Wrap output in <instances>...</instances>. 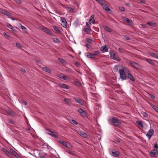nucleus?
Wrapping results in <instances>:
<instances>
[{
	"label": "nucleus",
	"instance_id": "nucleus-15",
	"mask_svg": "<svg viewBox=\"0 0 158 158\" xmlns=\"http://www.w3.org/2000/svg\"><path fill=\"white\" fill-rule=\"evenodd\" d=\"M120 152L118 151L115 152H112L111 153V155L114 157H118L120 155Z\"/></svg>",
	"mask_w": 158,
	"mask_h": 158
},
{
	"label": "nucleus",
	"instance_id": "nucleus-46",
	"mask_svg": "<svg viewBox=\"0 0 158 158\" xmlns=\"http://www.w3.org/2000/svg\"><path fill=\"white\" fill-rule=\"evenodd\" d=\"M119 67V65H116L114 66V69L116 71H118V68Z\"/></svg>",
	"mask_w": 158,
	"mask_h": 158
},
{
	"label": "nucleus",
	"instance_id": "nucleus-4",
	"mask_svg": "<svg viewBox=\"0 0 158 158\" xmlns=\"http://www.w3.org/2000/svg\"><path fill=\"white\" fill-rule=\"evenodd\" d=\"M0 12L2 14L6 15L9 18L11 16V14L6 10L4 9H0Z\"/></svg>",
	"mask_w": 158,
	"mask_h": 158
},
{
	"label": "nucleus",
	"instance_id": "nucleus-8",
	"mask_svg": "<svg viewBox=\"0 0 158 158\" xmlns=\"http://www.w3.org/2000/svg\"><path fill=\"white\" fill-rule=\"evenodd\" d=\"M78 112L82 117H85L87 115L86 112L81 108H80L78 110Z\"/></svg>",
	"mask_w": 158,
	"mask_h": 158
},
{
	"label": "nucleus",
	"instance_id": "nucleus-34",
	"mask_svg": "<svg viewBox=\"0 0 158 158\" xmlns=\"http://www.w3.org/2000/svg\"><path fill=\"white\" fill-rule=\"evenodd\" d=\"M91 30V29H89L87 28H84L83 29V31L86 32L87 34H89V32Z\"/></svg>",
	"mask_w": 158,
	"mask_h": 158
},
{
	"label": "nucleus",
	"instance_id": "nucleus-49",
	"mask_svg": "<svg viewBox=\"0 0 158 158\" xmlns=\"http://www.w3.org/2000/svg\"><path fill=\"white\" fill-rule=\"evenodd\" d=\"M16 46L17 47V48H20L21 47L20 44L19 43H17L16 44Z\"/></svg>",
	"mask_w": 158,
	"mask_h": 158
},
{
	"label": "nucleus",
	"instance_id": "nucleus-36",
	"mask_svg": "<svg viewBox=\"0 0 158 158\" xmlns=\"http://www.w3.org/2000/svg\"><path fill=\"white\" fill-rule=\"evenodd\" d=\"M100 53V52L98 51H95L94 53H93L94 58L96 56L98 55Z\"/></svg>",
	"mask_w": 158,
	"mask_h": 158
},
{
	"label": "nucleus",
	"instance_id": "nucleus-40",
	"mask_svg": "<svg viewBox=\"0 0 158 158\" xmlns=\"http://www.w3.org/2000/svg\"><path fill=\"white\" fill-rule=\"evenodd\" d=\"M97 1L100 5L103 2H106L105 0H95Z\"/></svg>",
	"mask_w": 158,
	"mask_h": 158
},
{
	"label": "nucleus",
	"instance_id": "nucleus-57",
	"mask_svg": "<svg viewBox=\"0 0 158 158\" xmlns=\"http://www.w3.org/2000/svg\"><path fill=\"white\" fill-rule=\"evenodd\" d=\"M124 37L125 39L127 40H130V38L128 36L125 35L124 36Z\"/></svg>",
	"mask_w": 158,
	"mask_h": 158
},
{
	"label": "nucleus",
	"instance_id": "nucleus-30",
	"mask_svg": "<svg viewBox=\"0 0 158 158\" xmlns=\"http://www.w3.org/2000/svg\"><path fill=\"white\" fill-rule=\"evenodd\" d=\"M113 59L118 61H120L121 60V59L118 55H115L114 58H113Z\"/></svg>",
	"mask_w": 158,
	"mask_h": 158
},
{
	"label": "nucleus",
	"instance_id": "nucleus-44",
	"mask_svg": "<svg viewBox=\"0 0 158 158\" xmlns=\"http://www.w3.org/2000/svg\"><path fill=\"white\" fill-rule=\"evenodd\" d=\"M136 123L139 125L141 126L142 127H143V125L142 123V122L139 121H137Z\"/></svg>",
	"mask_w": 158,
	"mask_h": 158
},
{
	"label": "nucleus",
	"instance_id": "nucleus-48",
	"mask_svg": "<svg viewBox=\"0 0 158 158\" xmlns=\"http://www.w3.org/2000/svg\"><path fill=\"white\" fill-rule=\"evenodd\" d=\"M7 27L9 28L13 29V27L10 24H8L7 25Z\"/></svg>",
	"mask_w": 158,
	"mask_h": 158
},
{
	"label": "nucleus",
	"instance_id": "nucleus-23",
	"mask_svg": "<svg viewBox=\"0 0 158 158\" xmlns=\"http://www.w3.org/2000/svg\"><path fill=\"white\" fill-rule=\"evenodd\" d=\"M43 70L44 71H45L48 73H51V70L47 67H44L43 68Z\"/></svg>",
	"mask_w": 158,
	"mask_h": 158
},
{
	"label": "nucleus",
	"instance_id": "nucleus-20",
	"mask_svg": "<svg viewBox=\"0 0 158 158\" xmlns=\"http://www.w3.org/2000/svg\"><path fill=\"white\" fill-rule=\"evenodd\" d=\"M123 20L128 23L129 25H131L133 24L132 21L131 20H129L127 18L125 17L123 19Z\"/></svg>",
	"mask_w": 158,
	"mask_h": 158
},
{
	"label": "nucleus",
	"instance_id": "nucleus-53",
	"mask_svg": "<svg viewBox=\"0 0 158 158\" xmlns=\"http://www.w3.org/2000/svg\"><path fill=\"white\" fill-rule=\"evenodd\" d=\"M73 83H74V84L75 85H78L79 83L77 81H73Z\"/></svg>",
	"mask_w": 158,
	"mask_h": 158
},
{
	"label": "nucleus",
	"instance_id": "nucleus-42",
	"mask_svg": "<svg viewBox=\"0 0 158 158\" xmlns=\"http://www.w3.org/2000/svg\"><path fill=\"white\" fill-rule=\"evenodd\" d=\"M70 123L73 124H76L77 125V123L75 120L73 119H72Z\"/></svg>",
	"mask_w": 158,
	"mask_h": 158
},
{
	"label": "nucleus",
	"instance_id": "nucleus-19",
	"mask_svg": "<svg viewBox=\"0 0 158 158\" xmlns=\"http://www.w3.org/2000/svg\"><path fill=\"white\" fill-rule=\"evenodd\" d=\"M42 30H43L46 33L49 35H52V32L49 30L47 28L44 27Z\"/></svg>",
	"mask_w": 158,
	"mask_h": 158
},
{
	"label": "nucleus",
	"instance_id": "nucleus-28",
	"mask_svg": "<svg viewBox=\"0 0 158 158\" xmlns=\"http://www.w3.org/2000/svg\"><path fill=\"white\" fill-rule=\"evenodd\" d=\"M146 61L148 62L149 64H152V65H155V63L153 62V61L151 59H147Z\"/></svg>",
	"mask_w": 158,
	"mask_h": 158
},
{
	"label": "nucleus",
	"instance_id": "nucleus-41",
	"mask_svg": "<svg viewBox=\"0 0 158 158\" xmlns=\"http://www.w3.org/2000/svg\"><path fill=\"white\" fill-rule=\"evenodd\" d=\"M105 29L106 31L108 32H111V31L110 28H109L108 27H105Z\"/></svg>",
	"mask_w": 158,
	"mask_h": 158
},
{
	"label": "nucleus",
	"instance_id": "nucleus-14",
	"mask_svg": "<svg viewBox=\"0 0 158 158\" xmlns=\"http://www.w3.org/2000/svg\"><path fill=\"white\" fill-rule=\"evenodd\" d=\"M158 154V151L156 149H153L150 152V155L151 157L153 156L152 155H156Z\"/></svg>",
	"mask_w": 158,
	"mask_h": 158
},
{
	"label": "nucleus",
	"instance_id": "nucleus-37",
	"mask_svg": "<svg viewBox=\"0 0 158 158\" xmlns=\"http://www.w3.org/2000/svg\"><path fill=\"white\" fill-rule=\"evenodd\" d=\"M85 41L87 43H92L94 41L91 39L89 38H86L85 39Z\"/></svg>",
	"mask_w": 158,
	"mask_h": 158
},
{
	"label": "nucleus",
	"instance_id": "nucleus-10",
	"mask_svg": "<svg viewBox=\"0 0 158 158\" xmlns=\"http://www.w3.org/2000/svg\"><path fill=\"white\" fill-rule=\"evenodd\" d=\"M154 131L153 129H150L147 132L146 136L150 139L152 135H153Z\"/></svg>",
	"mask_w": 158,
	"mask_h": 158
},
{
	"label": "nucleus",
	"instance_id": "nucleus-56",
	"mask_svg": "<svg viewBox=\"0 0 158 158\" xmlns=\"http://www.w3.org/2000/svg\"><path fill=\"white\" fill-rule=\"evenodd\" d=\"M14 1L18 4H20L21 3L20 0H14Z\"/></svg>",
	"mask_w": 158,
	"mask_h": 158
},
{
	"label": "nucleus",
	"instance_id": "nucleus-35",
	"mask_svg": "<svg viewBox=\"0 0 158 158\" xmlns=\"http://www.w3.org/2000/svg\"><path fill=\"white\" fill-rule=\"evenodd\" d=\"M64 102L67 104L70 105L71 104V101L70 99L65 98L64 99Z\"/></svg>",
	"mask_w": 158,
	"mask_h": 158
},
{
	"label": "nucleus",
	"instance_id": "nucleus-13",
	"mask_svg": "<svg viewBox=\"0 0 158 158\" xmlns=\"http://www.w3.org/2000/svg\"><path fill=\"white\" fill-rule=\"evenodd\" d=\"M2 150L8 157H10L12 156L10 152L5 148H2Z\"/></svg>",
	"mask_w": 158,
	"mask_h": 158
},
{
	"label": "nucleus",
	"instance_id": "nucleus-59",
	"mask_svg": "<svg viewBox=\"0 0 158 158\" xmlns=\"http://www.w3.org/2000/svg\"><path fill=\"white\" fill-rule=\"evenodd\" d=\"M61 78H62L64 80H66V76L65 75H64L63 74Z\"/></svg>",
	"mask_w": 158,
	"mask_h": 158
},
{
	"label": "nucleus",
	"instance_id": "nucleus-39",
	"mask_svg": "<svg viewBox=\"0 0 158 158\" xmlns=\"http://www.w3.org/2000/svg\"><path fill=\"white\" fill-rule=\"evenodd\" d=\"M141 113L143 116L144 117H147L148 116V114L146 113V112H143V111H142L141 112Z\"/></svg>",
	"mask_w": 158,
	"mask_h": 158
},
{
	"label": "nucleus",
	"instance_id": "nucleus-61",
	"mask_svg": "<svg viewBox=\"0 0 158 158\" xmlns=\"http://www.w3.org/2000/svg\"><path fill=\"white\" fill-rule=\"evenodd\" d=\"M149 95L150 97L152 99H154L155 98V97L151 94H149Z\"/></svg>",
	"mask_w": 158,
	"mask_h": 158
},
{
	"label": "nucleus",
	"instance_id": "nucleus-12",
	"mask_svg": "<svg viewBox=\"0 0 158 158\" xmlns=\"http://www.w3.org/2000/svg\"><path fill=\"white\" fill-rule=\"evenodd\" d=\"M77 133L79 134L82 137L86 138L87 137V135L86 134V133L82 131H77Z\"/></svg>",
	"mask_w": 158,
	"mask_h": 158
},
{
	"label": "nucleus",
	"instance_id": "nucleus-45",
	"mask_svg": "<svg viewBox=\"0 0 158 158\" xmlns=\"http://www.w3.org/2000/svg\"><path fill=\"white\" fill-rule=\"evenodd\" d=\"M116 55L115 53H110V57L112 59H113V58H114L115 57V56Z\"/></svg>",
	"mask_w": 158,
	"mask_h": 158
},
{
	"label": "nucleus",
	"instance_id": "nucleus-63",
	"mask_svg": "<svg viewBox=\"0 0 158 158\" xmlns=\"http://www.w3.org/2000/svg\"><path fill=\"white\" fill-rule=\"evenodd\" d=\"M8 122L9 123H11V124H13L14 123V122L13 121L10 120L9 119L8 120Z\"/></svg>",
	"mask_w": 158,
	"mask_h": 158
},
{
	"label": "nucleus",
	"instance_id": "nucleus-55",
	"mask_svg": "<svg viewBox=\"0 0 158 158\" xmlns=\"http://www.w3.org/2000/svg\"><path fill=\"white\" fill-rule=\"evenodd\" d=\"M59 142L60 143L62 144L63 145V144H64V142L63 140H59Z\"/></svg>",
	"mask_w": 158,
	"mask_h": 158
},
{
	"label": "nucleus",
	"instance_id": "nucleus-1",
	"mask_svg": "<svg viewBox=\"0 0 158 158\" xmlns=\"http://www.w3.org/2000/svg\"><path fill=\"white\" fill-rule=\"evenodd\" d=\"M128 70L126 68L122 67V68L119 70L120 77L122 80H125L127 79V76Z\"/></svg>",
	"mask_w": 158,
	"mask_h": 158
},
{
	"label": "nucleus",
	"instance_id": "nucleus-2",
	"mask_svg": "<svg viewBox=\"0 0 158 158\" xmlns=\"http://www.w3.org/2000/svg\"><path fill=\"white\" fill-rule=\"evenodd\" d=\"M108 121L110 124L116 127H118L121 124V122L120 120L113 117H111Z\"/></svg>",
	"mask_w": 158,
	"mask_h": 158
},
{
	"label": "nucleus",
	"instance_id": "nucleus-43",
	"mask_svg": "<svg viewBox=\"0 0 158 158\" xmlns=\"http://www.w3.org/2000/svg\"><path fill=\"white\" fill-rule=\"evenodd\" d=\"M67 148L69 149H72L73 148V146L69 143L68 144Z\"/></svg>",
	"mask_w": 158,
	"mask_h": 158
},
{
	"label": "nucleus",
	"instance_id": "nucleus-51",
	"mask_svg": "<svg viewBox=\"0 0 158 158\" xmlns=\"http://www.w3.org/2000/svg\"><path fill=\"white\" fill-rule=\"evenodd\" d=\"M75 65L77 67H79L80 66V64L79 63L77 62L75 63Z\"/></svg>",
	"mask_w": 158,
	"mask_h": 158
},
{
	"label": "nucleus",
	"instance_id": "nucleus-58",
	"mask_svg": "<svg viewBox=\"0 0 158 158\" xmlns=\"http://www.w3.org/2000/svg\"><path fill=\"white\" fill-rule=\"evenodd\" d=\"M154 147L155 148L158 149V144L157 143H156L155 145L154 146Z\"/></svg>",
	"mask_w": 158,
	"mask_h": 158
},
{
	"label": "nucleus",
	"instance_id": "nucleus-25",
	"mask_svg": "<svg viewBox=\"0 0 158 158\" xmlns=\"http://www.w3.org/2000/svg\"><path fill=\"white\" fill-rule=\"evenodd\" d=\"M54 30L56 32L57 34H60L61 33V31L56 26H54L53 27Z\"/></svg>",
	"mask_w": 158,
	"mask_h": 158
},
{
	"label": "nucleus",
	"instance_id": "nucleus-9",
	"mask_svg": "<svg viewBox=\"0 0 158 158\" xmlns=\"http://www.w3.org/2000/svg\"><path fill=\"white\" fill-rule=\"evenodd\" d=\"M105 2H103L101 4L102 8L107 11H109L110 10V9L108 8V6L105 4Z\"/></svg>",
	"mask_w": 158,
	"mask_h": 158
},
{
	"label": "nucleus",
	"instance_id": "nucleus-7",
	"mask_svg": "<svg viewBox=\"0 0 158 158\" xmlns=\"http://www.w3.org/2000/svg\"><path fill=\"white\" fill-rule=\"evenodd\" d=\"M73 99L76 102L78 103L81 105H84V102L80 98L74 97L73 98Z\"/></svg>",
	"mask_w": 158,
	"mask_h": 158
},
{
	"label": "nucleus",
	"instance_id": "nucleus-27",
	"mask_svg": "<svg viewBox=\"0 0 158 158\" xmlns=\"http://www.w3.org/2000/svg\"><path fill=\"white\" fill-rule=\"evenodd\" d=\"M21 28L23 30V33H25L26 34L27 33V29L26 27L21 25Z\"/></svg>",
	"mask_w": 158,
	"mask_h": 158
},
{
	"label": "nucleus",
	"instance_id": "nucleus-17",
	"mask_svg": "<svg viewBox=\"0 0 158 158\" xmlns=\"http://www.w3.org/2000/svg\"><path fill=\"white\" fill-rule=\"evenodd\" d=\"M10 152L11 153L17 158H19V156L17 152L13 149H10Z\"/></svg>",
	"mask_w": 158,
	"mask_h": 158
},
{
	"label": "nucleus",
	"instance_id": "nucleus-29",
	"mask_svg": "<svg viewBox=\"0 0 158 158\" xmlns=\"http://www.w3.org/2000/svg\"><path fill=\"white\" fill-rule=\"evenodd\" d=\"M89 21L92 22L93 23H94L95 21L94 15H91Z\"/></svg>",
	"mask_w": 158,
	"mask_h": 158
},
{
	"label": "nucleus",
	"instance_id": "nucleus-33",
	"mask_svg": "<svg viewBox=\"0 0 158 158\" xmlns=\"http://www.w3.org/2000/svg\"><path fill=\"white\" fill-rule=\"evenodd\" d=\"M101 50L103 52H105L108 51V48L106 47H102L101 48Z\"/></svg>",
	"mask_w": 158,
	"mask_h": 158
},
{
	"label": "nucleus",
	"instance_id": "nucleus-21",
	"mask_svg": "<svg viewBox=\"0 0 158 158\" xmlns=\"http://www.w3.org/2000/svg\"><path fill=\"white\" fill-rule=\"evenodd\" d=\"M6 112L10 115L12 116H14L15 115V112L12 110H6Z\"/></svg>",
	"mask_w": 158,
	"mask_h": 158
},
{
	"label": "nucleus",
	"instance_id": "nucleus-38",
	"mask_svg": "<svg viewBox=\"0 0 158 158\" xmlns=\"http://www.w3.org/2000/svg\"><path fill=\"white\" fill-rule=\"evenodd\" d=\"M151 106L154 110L158 113V107L153 104L151 105Z\"/></svg>",
	"mask_w": 158,
	"mask_h": 158
},
{
	"label": "nucleus",
	"instance_id": "nucleus-18",
	"mask_svg": "<svg viewBox=\"0 0 158 158\" xmlns=\"http://www.w3.org/2000/svg\"><path fill=\"white\" fill-rule=\"evenodd\" d=\"M59 86L64 89H68L69 88V86L64 84H59Z\"/></svg>",
	"mask_w": 158,
	"mask_h": 158
},
{
	"label": "nucleus",
	"instance_id": "nucleus-31",
	"mask_svg": "<svg viewBox=\"0 0 158 158\" xmlns=\"http://www.w3.org/2000/svg\"><path fill=\"white\" fill-rule=\"evenodd\" d=\"M150 56H153L154 57L158 59V56L156 54L153 52H150L149 53Z\"/></svg>",
	"mask_w": 158,
	"mask_h": 158
},
{
	"label": "nucleus",
	"instance_id": "nucleus-32",
	"mask_svg": "<svg viewBox=\"0 0 158 158\" xmlns=\"http://www.w3.org/2000/svg\"><path fill=\"white\" fill-rule=\"evenodd\" d=\"M58 61L62 64H64L65 63H66V61L65 60L61 59L60 58H59L58 59Z\"/></svg>",
	"mask_w": 158,
	"mask_h": 158
},
{
	"label": "nucleus",
	"instance_id": "nucleus-3",
	"mask_svg": "<svg viewBox=\"0 0 158 158\" xmlns=\"http://www.w3.org/2000/svg\"><path fill=\"white\" fill-rule=\"evenodd\" d=\"M128 63L137 70H138L141 68V66L139 64L133 61H129Z\"/></svg>",
	"mask_w": 158,
	"mask_h": 158
},
{
	"label": "nucleus",
	"instance_id": "nucleus-11",
	"mask_svg": "<svg viewBox=\"0 0 158 158\" xmlns=\"http://www.w3.org/2000/svg\"><path fill=\"white\" fill-rule=\"evenodd\" d=\"M39 158H46L45 157L47 155V154L45 153L39 151Z\"/></svg>",
	"mask_w": 158,
	"mask_h": 158
},
{
	"label": "nucleus",
	"instance_id": "nucleus-24",
	"mask_svg": "<svg viewBox=\"0 0 158 158\" xmlns=\"http://www.w3.org/2000/svg\"><path fill=\"white\" fill-rule=\"evenodd\" d=\"M65 151L68 153L71 154L73 156H76L75 152L74 151H72L68 149H66Z\"/></svg>",
	"mask_w": 158,
	"mask_h": 158
},
{
	"label": "nucleus",
	"instance_id": "nucleus-47",
	"mask_svg": "<svg viewBox=\"0 0 158 158\" xmlns=\"http://www.w3.org/2000/svg\"><path fill=\"white\" fill-rule=\"evenodd\" d=\"M53 40L56 43H59V40L57 38H53Z\"/></svg>",
	"mask_w": 158,
	"mask_h": 158
},
{
	"label": "nucleus",
	"instance_id": "nucleus-5",
	"mask_svg": "<svg viewBox=\"0 0 158 158\" xmlns=\"http://www.w3.org/2000/svg\"><path fill=\"white\" fill-rule=\"evenodd\" d=\"M47 133L50 135H52V136L55 137L56 138H57L58 136V135L54 131H51L49 129H47Z\"/></svg>",
	"mask_w": 158,
	"mask_h": 158
},
{
	"label": "nucleus",
	"instance_id": "nucleus-26",
	"mask_svg": "<svg viewBox=\"0 0 158 158\" xmlns=\"http://www.w3.org/2000/svg\"><path fill=\"white\" fill-rule=\"evenodd\" d=\"M147 24L153 27H155L156 25V24L155 23H152L151 22H148L147 23Z\"/></svg>",
	"mask_w": 158,
	"mask_h": 158
},
{
	"label": "nucleus",
	"instance_id": "nucleus-54",
	"mask_svg": "<svg viewBox=\"0 0 158 158\" xmlns=\"http://www.w3.org/2000/svg\"><path fill=\"white\" fill-rule=\"evenodd\" d=\"M119 10H121V11H125V9L124 7H119Z\"/></svg>",
	"mask_w": 158,
	"mask_h": 158
},
{
	"label": "nucleus",
	"instance_id": "nucleus-62",
	"mask_svg": "<svg viewBox=\"0 0 158 158\" xmlns=\"http://www.w3.org/2000/svg\"><path fill=\"white\" fill-rule=\"evenodd\" d=\"M3 34L4 35L6 36V37L7 38L10 37V36L7 35L6 33H4Z\"/></svg>",
	"mask_w": 158,
	"mask_h": 158
},
{
	"label": "nucleus",
	"instance_id": "nucleus-50",
	"mask_svg": "<svg viewBox=\"0 0 158 158\" xmlns=\"http://www.w3.org/2000/svg\"><path fill=\"white\" fill-rule=\"evenodd\" d=\"M63 75V74L62 73L58 74L57 76L58 77L61 78Z\"/></svg>",
	"mask_w": 158,
	"mask_h": 158
},
{
	"label": "nucleus",
	"instance_id": "nucleus-64",
	"mask_svg": "<svg viewBox=\"0 0 158 158\" xmlns=\"http://www.w3.org/2000/svg\"><path fill=\"white\" fill-rule=\"evenodd\" d=\"M21 71H22L23 73H25L26 72L25 69H24L21 68Z\"/></svg>",
	"mask_w": 158,
	"mask_h": 158
},
{
	"label": "nucleus",
	"instance_id": "nucleus-52",
	"mask_svg": "<svg viewBox=\"0 0 158 158\" xmlns=\"http://www.w3.org/2000/svg\"><path fill=\"white\" fill-rule=\"evenodd\" d=\"M68 143H68L67 142H64V144H63V145L64 146V147H66V148H67V146H68Z\"/></svg>",
	"mask_w": 158,
	"mask_h": 158
},
{
	"label": "nucleus",
	"instance_id": "nucleus-6",
	"mask_svg": "<svg viewBox=\"0 0 158 158\" xmlns=\"http://www.w3.org/2000/svg\"><path fill=\"white\" fill-rule=\"evenodd\" d=\"M61 21L62 22L61 23L62 26L64 28H66L67 23L64 17H61Z\"/></svg>",
	"mask_w": 158,
	"mask_h": 158
},
{
	"label": "nucleus",
	"instance_id": "nucleus-22",
	"mask_svg": "<svg viewBox=\"0 0 158 158\" xmlns=\"http://www.w3.org/2000/svg\"><path fill=\"white\" fill-rule=\"evenodd\" d=\"M86 56L88 58H94L93 53L90 52H87L86 53Z\"/></svg>",
	"mask_w": 158,
	"mask_h": 158
},
{
	"label": "nucleus",
	"instance_id": "nucleus-16",
	"mask_svg": "<svg viewBox=\"0 0 158 158\" xmlns=\"http://www.w3.org/2000/svg\"><path fill=\"white\" fill-rule=\"evenodd\" d=\"M127 75V77H128L129 79L133 81H135V79L133 77V76L131 74L129 71H128Z\"/></svg>",
	"mask_w": 158,
	"mask_h": 158
},
{
	"label": "nucleus",
	"instance_id": "nucleus-60",
	"mask_svg": "<svg viewBox=\"0 0 158 158\" xmlns=\"http://www.w3.org/2000/svg\"><path fill=\"white\" fill-rule=\"evenodd\" d=\"M85 46L88 48H91L90 45L89 44H85Z\"/></svg>",
	"mask_w": 158,
	"mask_h": 158
}]
</instances>
